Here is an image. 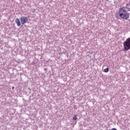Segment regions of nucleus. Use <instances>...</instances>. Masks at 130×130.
<instances>
[{
  "instance_id": "7",
  "label": "nucleus",
  "mask_w": 130,
  "mask_h": 130,
  "mask_svg": "<svg viewBox=\"0 0 130 130\" xmlns=\"http://www.w3.org/2000/svg\"><path fill=\"white\" fill-rule=\"evenodd\" d=\"M14 88H15L14 87H12V90H14Z\"/></svg>"
},
{
  "instance_id": "6",
  "label": "nucleus",
  "mask_w": 130,
  "mask_h": 130,
  "mask_svg": "<svg viewBox=\"0 0 130 130\" xmlns=\"http://www.w3.org/2000/svg\"><path fill=\"white\" fill-rule=\"evenodd\" d=\"M111 130H117V129H116V128H113L111 129Z\"/></svg>"
},
{
  "instance_id": "1",
  "label": "nucleus",
  "mask_w": 130,
  "mask_h": 130,
  "mask_svg": "<svg viewBox=\"0 0 130 130\" xmlns=\"http://www.w3.org/2000/svg\"><path fill=\"white\" fill-rule=\"evenodd\" d=\"M119 17L124 19V20H127L129 19L130 15V5H126V7H122L119 9Z\"/></svg>"
},
{
  "instance_id": "3",
  "label": "nucleus",
  "mask_w": 130,
  "mask_h": 130,
  "mask_svg": "<svg viewBox=\"0 0 130 130\" xmlns=\"http://www.w3.org/2000/svg\"><path fill=\"white\" fill-rule=\"evenodd\" d=\"M124 51H127L130 49V38H127L125 42L123 43Z\"/></svg>"
},
{
  "instance_id": "4",
  "label": "nucleus",
  "mask_w": 130,
  "mask_h": 130,
  "mask_svg": "<svg viewBox=\"0 0 130 130\" xmlns=\"http://www.w3.org/2000/svg\"><path fill=\"white\" fill-rule=\"evenodd\" d=\"M105 73H108L109 72V68H107L104 69Z\"/></svg>"
},
{
  "instance_id": "2",
  "label": "nucleus",
  "mask_w": 130,
  "mask_h": 130,
  "mask_svg": "<svg viewBox=\"0 0 130 130\" xmlns=\"http://www.w3.org/2000/svg\"><path fill=\"white\" fill-rule=\"evenodd\" d=\"M27 22H28V17L26 16H21L20 17V21L19 18H16L15 19V23L17 24L18 27H20V26H21V23L22 25H24V24H26Z\"/></svg>"
},
{
  "instance_id": "5",
  "label": "nucleus",
  "mask_w": 130,
  "mask_h": 130,
  "mask_svg": "<svg viewBox=\"0 0 130 130\" xmlns=\"http://www.w3.org/2000/svg\"><path fill=\"white\" fill-rule=\"evenodd\" d=\"M73 119L74 120H77V116H74L73 117Z\"/></svg>"
}]
</instances>
